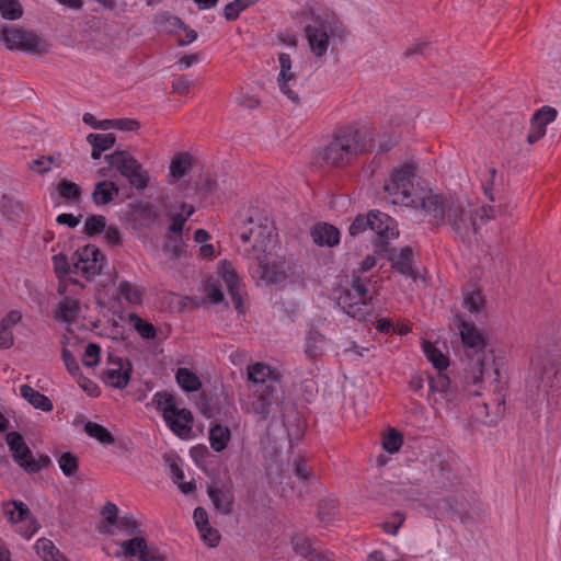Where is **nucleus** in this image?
Returning <instances> with one entry per match:
<instances>
[{
    "label": "nucleus",
    "instance_id": "obj_1",
    "mask_svg": "<svg viewBox=\"0 0 561 561\" xmlns=\"http://www.w3.org/2000/svg\"><path fill=\"white\" fill-rule=\"evenodd\" d=\"M424 203V217L432 226L449 225L456 238L463 242L470 241L477 234V207L470 201L434 194Z\"/></svg>",
    "mask_w": 561,
    "mask_h": 561
},
{
    "label": "nucleus",
    "instance_id": "obj_2",
    "mask_svg": "<svg viewBox=\"0 0 561 561\" xmlns=\"http://www.w3.org/2000/svg\"><path fill=\"white\" fill-rule=\"evenodd\" d=\"M415 164L404 162L394 168L385 180V198L393 205L420 208L424 213V201L434 193L415 184Z\"/></svg>",
    "mask_w": 561,
    "mask_h": 561
},
{
    "label": "nucleus",
    "instance_id": "obj_3",
    "mask_svg": "<svg viewBox=\"0 0 561 561\" xmlns=\"http://www.w3.org/2000/svg\"><path fill=\"white\" fill-rule=\"evenodd\" d=\"M373 139L366 130L342 127L323 150V160L332 167L348 163L354 157L370 150Z\"/></svg>",
    "mask_w": 561,
    "mask_h": 561
},
{
    "label": "nucleus",
    "instance_id": "obj_4",
    "mask_svg": "<svg viewBox=\"0 0 561 561\" xmlns=\"http://www.w3.org/2000/svg\"><path fill=\"white\" fill-rule=\"evenodd\" d=\"M459 332L467 357L465 379L467 383L478 385L483 380L486 337L473 323L460 321Z\"/></svg>",
    "mask_w": 561,
    "mask_h": 561
},
{
    "label": "nucleus",
    "instance_id": "obj_5",
    "mask_svg": "<svg viewBox=\"0 0 561 561\" xmlns=\"http://www.w3.org/2000/svg\"><path fill=\"white\" fill-rule=\"evenodd\" d=\"M273 237L274 228L266 219L264 222H254L250 217L247 220V225L238 230V238L240 240L238 250L248 260L262 259L271 252Z\"/></svg>",
    "mask_w": 561,
    "mask_h": 561
},
{
    "label": "nucleus",
    "instance_id": "obj_6",
    "mask_svg": "<svg viewBox=\"0 0 561 561\" xmlns=\"http://www.w3.org/2000/svg\"><path fill=\"white\" fill-rule=\"evenodd\" d=\"M284 400L282 383L270 382L266 386L253 388L242 409L262 422L266 421L272 413L279 411Z\"/></svg>",
    "mask_w": 561,
    "mask_h": 561
},
{
    "label": "nucleus",
    "instance_id": "obj_7",
    "mask_svg": "<svg viewBox=\"0 0 561 561\" xmlns=\"http://www.w3.org/2000/svg\"><path fill=\"white\" fill-rule=\"evenodd\" d=\"M557 368L553 362L546 355H536L531 359L530 371L526 379V391L533 402L554 386Z\"/></svg>",
    "mask_w": 561,
    "mask_h": 561
},
{
    "label": "nucleus",
    "instance_id": "obj_8",
    "mask_svg": "<svg viewBox=\"0 0 561 561\" xmlns=\"http://www.w3.org/2000/svg\"><path fill=\"white\" fill-rule=\"evenodd\" d=\"M311 53L317 57L327 54L331 36H343L344 27L339 21L316 20L305 27Z\"/></svg>",
    "mask_w": 561,
    "mask_h": 561
},
{
    "label": "nucleus",
    "instance_id": "obj_9",
    "mask_svg": "<svg viewBox=\"0 0 561 561\" xmlns=\"http://www.w3.org/2000/svg\"><path fill=\"white\" fill-rule=\"evenodd\" d=\"M105 160L115 168L121 175L126 178L129 184L142 191L147 187L149 175L142 165L127 151H115L105 156Z\"/></svg>",
    "mask_w": 561,
    "mask_h": 561
},
{
    "label": "nucleus",
    "instance_id": "obj_10",
    "mask_svg": "<svg viewBox=\"0 0 561 561\" xmlns=\"http://www.w3.org/2000/svg\"><path fill=\"white\" fill-rule=\"evenodd\" d=\"M1 39L8 49L22 50L33 54H45L48 51V44L41 36L32 31L16 26H5L1 30Z\"/></svg>",
    "mask_w": 561,
    "mask_h": 561
},
{
    "label": "nucleus",
    "instance_id": "obj_11",
    "mask_svg": "<svg viewBox=\"0 0 561 561\" xmlns=\"http://www.w3.org/2000/svg\"><path fill=\"white\" fill-rule=\"evenodd\" d=\"M105 265L104 254L93 244L78 249L72 256V274H81L88 280L101 275Z\"/></svg>",
    "mask_w": 561,
    "mask_h": 561
},
{
    "label": "nucleus",
    "instance_id": "obj_12",
    "mask_svg": "<svg viewBox=\"0 0 561 561\" xmlns=\"http://www.w3.org/2000/svg\"><path fill=\"white\" fill-rule=\"evenodd\" d=\"M370 284L369 278H363L360 276H354L351 284V291L341 295L337 299V304L342 309L353 318L363 319L368 313L367 300H368V285Z\"/></svg>",
    "mask_w": 561,
    "mask_h": 561
},
{
    "label": "nucleus",
    "instance_id": "obj_13",
    "mask_svg": "<svg viewBox=\"0 0 561 561\" xmlns=\"http://www.w3.org/2000/svg\"><path fill=\"white\" fill-rule=\"evenodd\" d=\"M456 392L450 386V380L443 371H437L428 377L427 400L436 411L449 409L454 405Z\"/></svg>",
    "mask_w": 561,
    "mask_h": 561
},
{
    "label": "nucleus",
    "instance_id": "obj_14",
    "mask_svg": "<svg viewBox=\"0 0 561 561\" xmlns=\"http://www.w3.org/2000/svg\"><path fill=\"white\" fill-rule=\"evenodd\" d=\"M255 266H251V274L254 279L263 284H277L287 278L285 262L275 259L272 252L262 259L254 260Z\"/></svg>",
    "mask_w": 561,
    "mask_h": 561
},
{
    "label": "nucleus",
    "instance_id": "obj_15",
    "mask_svg": "<svg viewBox=\"0 0 561 561\" xmlns=\"http://www.w3.org/2000/svg\"><path fill=\"white\" fill-rule=\"evenodd\" d=\"M280 71L277 77V84L280 92L286 95L293 103H299V94L293 89L297 82V76L291 70V59L288 54L280 53L278 55Z\"/></svg>",
    "mask_w": 561,
    "mask_h": 561
},
{
    "label": "nucleus",
    "instance_id": "obj_16",
    "mask_svg": "<svg viewBox=\"0 0 561 561\" xmlns=\"http://www.w3.org/2000/svg\"><path fill=\"white\" fill-rule=\"evenodd\" d=\"M7 443L13 454L14 460L24 468L27 472H37L38 466L35 465V459L23 440V437L16 433L11 432L7 435Z\"/></svg>",
    "mask_w": 561,
    "mask_h": 561
},
{
    "label": "nucleus",
    "instance_id": "obj_17",
    "mask_svg": "<svg viewBox=\"0 0 561 561\" xmlns=\"http://www.w3.org/2000/svg\"><path fill=\"white\" fill-rule=\"evenodd\" d=\"M370 226L381 243L396 238L399 234L396 221L387 214L379 210L369 211Z\"/></svg>",
    "mask_w": 561,
    "mask_h": 561
},
{
    "label": "nucleus",
    "instance_id": "obj_18",
    "mask_svg": "<svg viewBox=\"0 0 561 561\" xmlns=\"http://www.w3.org/2000/svg\"><path fill=\"white\" fill-rule=\"evenodd\" d=\"M110 366L104 371V381L117 389H124L130 379L131 366L128 360H124L123 358H117V360L112 359Z\"/></svg>",
    "mask_w": 561,
    "mask_h": 561
},
{
    "label": "nucleus",
    "instance_id": "obj_19",
    "mask_svg": "<svg viewBox=\"0 0 561 561\" xmlns=\"http://www.w3.org/2000/svg\"><path fill=\"white\" fill-rule=\"evenodd\" d=\"M247 374L248 379L254 385L253 388L266 386L270 382L282 383L280 373L265 363L257 362L249 365Z\"/></svg>",
    "mask_w": 561,
    "mask_h": 561
},
{
    "label": "nucleus",
    "instance_id": "obj_20",
    "mask_svg": "<svg viewBox=\"0 0 561 561\" xmlns=\"http://www.w3.org/2000/svg\"><path fill=\"white\" fill-rule=\"evenodd\" d=\"M207 494L219 514L229 515L232 512L234 495L231 486L211 485L208 486Z\"/></svg>",
    "mask_w": 561,
    "mask_h": 561
},
{
    "label": "nucleus",
    "instance_id": "obj_21",
    "mask_svg": "<svg viewBox=\"0 0 561 561\" xmlns=\"http://www.w3.org/2000/svg\"><path fill=\"white\" fill-rule=\"evenodd\" d=\"M219 274L225 282L229 294L231 295L232 302L237 309L242 305V297L240 295V279L230 262H222L219 268Z\"/></svg>",
    "mask_w": 561,
    "mask_h": 561
},
{
    "label": "nucleus",
    "instance_id": "obj_22",
    "mask_svg": "<svg viewBox=\"0 0 561 561\" xmlns=\"http://www.w3.org/2000/svg\"><path fill=\"white\" fill-rule=\"evenodd\" d=\"M193 517L203 540L207 542L209 547H216L220 541V534L209 525L206 510L196 507Z\"/></svg>",
    "mask_w": 561,
    "mask_h": 561
},
{
    "label": "nucleus",
    "instance_id": "obj_23",
    "mask_svg": "<svg viewBox=\"0 0 561 561\" xmlns=\"http://www.w3.org/2000/svg\"><path fill=\"white\" fill-rule=\"evenodd\" d=\"M192 412L187 409H180L171 415V420L165 421L169 428L180 438H188L193 425Z\"/></svg>",
    "mask_w": 561,
    "mask_h": 561
},
{
    "label": "nucleus",
    "instance_id": "obj_24",
    "mask_svg": "<svg viewBox=\"0 0 561 561\" xmlns=\"http://www.w3.org/2000/svg\"><path fill=\"white\" fill-rule=\"evenodd\" d=\"M311 237L320 247H334L340 242V231L329 224H317L311 229Z\"/></svg>",
    "mask_w": 561,
    "mask_h": 561
},
{
    "label": "nucleus",
    "instance_id": "obj_25",
    "mask_svg": "<svg viewBox=\"0 0 561 561\" xmlns=\"http://www.w3.org/2000/svg\"><path fill=\"white\" fill-rule=\"evenodd\" d=\"M413 252L409 247L401 248L398 253H393L390 257L391 266L405 277L415 279L416 273L412 265Z\"/></svg>",
    "mask_w": 561,
    "mask_h": 561
},
{
    "label": "nucleus",
    "instance_id": "obj_26",
    "mask_svg": "<svg viewBox=\"0 0 561 561\" xmlns=\"http://www.w3.org/2000/svg\"><path fill=\"white\" fill-rule=\"evenodd\" d=\"M20 394L23 399H25L35 409H39L45 412H49L53 410V402L50 399L35 390L30 385L20 386Z\"/></svg>",
    "mask_w": 561,
    "mask_h": 561
},
{
    "label": "nucleus",
    "instance_id": "obj_27",
    "mask_svg": "<svg viewBox=\"0 0 561 561\" xmlns=\"http://www.w3.org/2000/svg\"><path fill=\"white\" fill-rule=\"evenodd\" d=\"M119 188L112 181L99 182L92 192V199L98 206L110 204L118 195Z\"/></svg>",
    "mask_w": 561,
    "mask_h": 561
},
{
    "label": "nucleus",
    "instance_id": "obj_28",
    "mask_svg": "<svg viewBox=\"0 0 561 561\" xmlns=\"http://www.w3.org/2000/svg\"><path fill=\"white\" fill-rule=\"evenodd\" d=\"M152 403L162 413L164 421L171 420V415L180 410L175 397L167 391L156 392L152 397Z\"/></svg>",
    "mask_w": 561,
    "mask_h": 561
},
{
    "label": "nucleus",
    "instance_id": "obj_29",
    "mask_svg": "<svg viewBox=\"0 0 561 561\" xmlns=\"http://www.w3.org/2000/svg\"><path fill=\"white\" fill-rule=\"evenodd\" d=\"M147 545L148 543L144 537L134 536L133 538L123 540L119 543V550L115 553V556L125 558L137 557L139 559Z\"/></svg>",
    "mask_w": 561,
    "mask_h": 561
},
{
    "label": "nucleus",
    "instance_id": "obj_30",
    "mask_svg": "<svg viewBox=\"0 0 561 561\" xmlns=\"http://www.w3.org/2000/svg\"><path fill=\"white\" fill-rule=\"evenodd\" d=\"M230 438L231 432L228 426L215 424L209 428L210 447L217 453L227 448Z\"/></svg>",
    "mask_w": 561,
    "mask_h": 561
},
{
    "label": "nucleus",
    "instance_id": "obj_31",
    "mask_svg": "<svg viewBox=\"0 0 561 561\" xmlns=\"http://www.w3.org/2000/svg\"><path fill=\"white\" fill-rule=\"evenodd\" d=\"M325 337L318 331H310L305 340L304 352L310 359L317 358L324 353Z\"/></svg>",
    "mask_w": 561,
    "mask_h": 561
},
{
    "label": "nucleus",
    "instance_id": "obj_32",
    "mask_svg": "<svg viewBox=\"0 0 561 561\" xmlns=\"http://www.w3.org/2000/svg\"><path fill=\"white\" fill-rule=\"evenodd\" d=\"M80 312V302L73 298H64L57 307L56 319L64 322L75 321Z\"/></svg>",
    "mask_w": 561,
    "mask_h": 561
},
{
    "label": "nucleus",
    "instance_id": "obj_33",
    "mask_svg": "<svg viewBox=\"0 0 561 561\" xmlns=\"http://www.w3.org/2000/svg\"><path fill=\"white\" fill-rule=\"evenodd\" d=\"M127 322L136 330L144 340H154L157 337L156 327L140 318L137 313H129Z\"/></svg>",
    "mask_w": 561,
    "mask_h": 561
},
{
    "label": "nucleus",
    "instance_id": "obj_34",
    "mask_svg": "<svg viewBox=\"0 0 561 561\" xmlns=\"http://www.w3.org/2000/svg\"><path fill=\"white\" fill-rule=\"evenodd\" d=\"M175 379L179 386L186 392H195L202 388L201 379L187 368H179Z\"/></svg>",
    "mask_w": 561,
    "mask_h": 561
},
{
    "label": "nucleus",
    "instance_id": "obj_35",
    "mask_svg": "<svg viewBox=\"0 0 561 561\" xmlns=\"http://www.w3.org/2000/svg\"><path fill=\"white\" fill-rule=\"evenodd\" d=\"M3 514L13 524L24 522L31 515L26 504L21 501H12L3 505Z\"/></svg>",
    "mask_w": 561,
    "mask_h": 561
},
{
    "label": "nucleus",
    "instance_id": "obj_36",
    "mask_svg": "<svg viewBox=\"0 0 561 561\" xmlns=\"http://www.w3.org/2000/svg\"><path fill=\"white\" fill-rule=\"evenodd\" d=\"M35 549L43 561H66L49 539H38L35 543Z\"/></svg>",
    "mask_w": 561,
    "mask_h": 561
},
{
    "label": "nucleus",
    "instance_id": "obj_37",
    "mask_svg": "<svg viewBox=\"0 0 561 561\" xmlns=\"http://www.w3.org/2000/svg\"><path fill=\"white\" fill-rule=\"evenodd\" d=\"M117 293L129 304L139 305L142 301L144 293L141 288L128 280L118 283Z\"/></svg>",
    "mask_w": 561,
    "mask_h": 561
},
{
    "label": "nucleus",
    "instance_id": "obj_38",
    "mask_svg": "<svg viewBox=\"0 0 561 561\" xmlns=\"http://www.w3.org/2000/svg\"><path fill=\"white\" fill-rule=\"evenodd\" d=\"M192 167V156L188 153H178L172 158L170 164L171 175L179 180L182 179Z\"/></svg>",
    "mask_w": 561,
    "mask_h": 561
},
{
    "label": "nucleus",
    "instance_id": "obj_39",
    "mask_svg": "<svg viewBox=\"0 0 561 561\" xmlns=\"http://www.w3.org/2000/svg\"><path fill=\"white\" fill-rule=\"evenodd\" d=\"M154 24L160 32L165 33H173L183 26V22L178 16L167 12L157 14L154 16Z\"/></svg>",
    "mask_w": 561,
    "mask_h": 561
},
{
    "label": "nucleus",
    "instance_id": "obj_40",
    "mask_svg": "<svg viewBox=\"0 0 561 561\" xmlns=\"http://www.w3.org/2000/svg\"><path fill=\"white\" fill-rule=\"evenodd\" d=\"M423 351L427 359L433 364L437 371H443L448 366V358L436 348L431 342H423Z\"/></svg>",
    "mask_w": 561,
    "mask_h": 561
},
{
    "label": "nucleus",
    "instance_id": "obj_41",
    "mask_svg": "<svg viewBox=\"0 0 561 561\" xmlns=\"http://www.w3.org/2000/svg\"><path fill=\"white\" fill-rule=\"evenodd\" d=\"M162 250L168 259H179L185 253L182 236H168L164 240Z\"/></svg>",
    "mask_w": 561,
    "mask_h": 561
},
{
    "label": "nucleus",
    "instance_id": "obj_42",
    "mask_svg": "<svg viewBox=\"0 0 561 561\" xmlns=\"http://www.w3.org/2000/svg\"><path fill=\"white\" fill-rule=\"evenodd\" d=\"M58 194L67 202H78L81 197V188L78 184L68 180H61L57 186Z\"/></svg>",
    "mask_w": 561,
    "mask_h": 561
},
{
    "label": "nucleus",
    "instance_id": "obj_43",
    "mask_svg": "<svg viewBox=\"0 0 561 561\" xmlns=\"http://www.w3.org/2000/svg\"><path fill=\"white\" fill-rule=\"evenodd\" d=\"M260 0H234L226 4L224 15L228 21H234L239 18L240 13L251 5H254Z\"/></svg>",
    "mask_w": 561,
    "mask_h": 561
},
{
    "label": "nucleus",
    "instance_id": "obj_44",
    "mask_svg": "<svg viewBox=\"0 0 561 561\" xmlns=\"http://www.w3.org/2000/svg\"><path fill=\"white\" fill-rule=\"evenodd\" d=\"M87 434L102 444L108 445L114 443L113 435L102 425L88 422L84 426Z\"/></svg>",
    "mask_w": 561,
    "mask_h": 561
},
{
    "label": "nucleus",
    "instance_id": "obj_45",
    "mask_svg": "<svg viewBox=\"0 0 561 561\" xmlns=\"http://www.w3.org/2000/svg\"><path fill=\"white\" fill-rule=\"evenodd\" d=\"M0 13L3 19L14 21L23 15V8L18 0H0Z\"/></svg>",
    "mask_w": 561,
    "mask_h": 561
},
{
    "label": "nucleus",
    "instance_id": "obj_46",
    "mask_svg": "<svg viewBox=\"0 0 561 561\" xmlns=\"http://www.w3.org/2000/svg\"><path fill=\"white\" fill-rule=\"evenodd\" d=\"M403 444V437L400 432L394 428H390L382 439V447L389 454L399 451Z\"/></svg>",
    "mask_w": 561,
    "mask_h": 561
},
{
    "label": "nucleus",
    "instance_id": "obj_47",
    "mask_svg": "<svg viewBox=\"0 0 561 561\" xmlns=\"http://www.w3.org/2000/svg\"><path fill=\"white\" fill-rule=\"evenodd\" d=\"M87 140L92 147H98L105 151L114 146L116 138L114 134H89Z\"/></svg>",
    "mask_w": 561,
    "mask_h": 561
},
{
    "label": "nucleus",
    "instance_id": "obj_48",
    "mask_svg": "<svg viewBox=\"0 0 561 561\" xmlns=\"http://www.w3.org/2000/svg\"><path fill=\"white\" fill-rule=\"evenodd\" d=\"M58 465L66 477H73L79 468L78 458L69 451L60 455Z\"/></svg>",
    "mask_w": 561,
    "mask_h": 561
},
{
    "label": "nucleus",
    "instance_id": "obj_49",
    "mask_svg": "<svg viewBox=\"0 0 561 561\" xmlns=\"http://www.w3.org/2000/svg\"><path fill=\"white\" fill-rule=\"evenodd\" d=\"M106 228V219L102 215H91L85 219L83 232L88 236H94Z\"/></svg>",
    "mask_w": 561,
    "mask_h": 561
},
{
    "label": "nucleus",
    "instance_id": "obj_50",
    "mask_svg": "<svg viewBox=\"0 0 561 561\" xmlns=\"http://www.w3.org/2000/svg\"><path fill=\"white\" fill-rule=\"evenodd\" d=\"M484 306V299L482 295L473 290L468 293L463 297V307L470 312H479Z\"/></svg>",
    "mask_w": 561,
    "mask_h": 561
},
{
    "label": "nucleus",
    "instance_id": "obj_51",
    "mask_svg": "<svg viewBox=\"0 0 561 561\" xmlns=\"http://www.w3.org/2000/svg\"><path fill=\"white\" fill-rule=\"evenodd\" d=\"M205 294L208 301L214 305H217L224 300V294L218 280L208 279L205 286Z\"/></svg>",
    "mask_w": 561,
    "mask_h": 561
},
{
    "label": "nucleus",
    "instance_id": "obj_52",
    "mask_svg": "<svg viewBox=\"0 0 561 561\" xmlns=\"http://www.w3.org/2000/svg\"><path fill=\"white\" fill-rule=\"evenodd\" d=\"M100 351L101 348L98 344H88L82 356L83 365L87 367H94L99 363Z\"/></svg>",
    "mask_w": 561,
    "mask_h": 561
},
{
    "label": "nucleus",
    "instance_id": "obj_53",
    "mask_svg": "<svg viewBox=\"0 0 561 561\" xmlns=\"http://www.w3.org/2000/svg\"><path fill=\"white\" fill-rule=\"evenodd\" d=\"M117 528L127 535H135L138 531L139 525L133 515H125L117 519Z\"/></svg>",
    "mask_w": 561,
    "mask_h": 561
},
{
    "label": "nucleus",
    "instance_id": "obj_54",
    "mask_svg": "<svg viewBox=\"0 0 561 561\" xmlns=\"http://www.w3.org/2000/svg\"><path fill=\"white\" fill-rule=\"evenodd\" d=\"M23 524L18 526L16 531L25 539L32 538L39 528V525L34 518L27 516V519L22 522Z\"/></svg>",
    "mask_w": 561,
    "mask_h": 561
},
{
    "label": "nucleus",
    "instance_id": "obj_55",
    "mask_svg": "<svg viewBox=\"0 0 561 561\" xmlns=\"http://www.w3.org/2000/svg\"><path fill=\"white\" fill-rule=\"evenodd\" d=\"M370 226L369 213L364 215H358L354 221L351 224L348 231L351 236H357L365 231Z\"/></svg>",
    "mask_w": 561,
    "mask_h": 561
},
{
    "label": "nucleus",
    "instance_id": "obj_56",
    "mask_svg": "<svg viewBox=\"0 0 561 561\" xmlns=\"http://www.w3.org/2000/svg\"><path fill=\"white\" fill-rule=\"evenodd\" d=\"M54 267L56 274L60 277L61 275H66L72 273V264L70 265L67 256L65 254H56L53 256Z\"/></svg>",
    "mask_w": 561,
    "mask_h": 561
},
{
    "label": "nucleus",
    "instance_id": "obj_57",
    "mask_svg": "<svg viewBox=\"0 0 561 561\" xmlns=\"http://www.w3.org/2000/svg\"><path fill=\"white\" fill-rule=\"evenodd\" d=\"M481 408H482L483 411H481L479 414L483 415L486 419H489L486 421V423H489V424L496 423L502 417V415L504 413V403L500 402V401L495 405V410L493 412V416H491L490 407H489L488 403H483Z\"/></svg>",
    "mask_w": 561,
    "mask_h": 561
},
{
    "label": "nucleus",
    "instance_id": "obj_58",
    "mask_svg": "<svg viewBox=\"0 0 561 561\" xmlns=\"http://www.w3.org/2000/svg\"><path fill=\"white\" fill-rule=\"evenodd\" d=\"M139 561H167V557L154 546H146L140 554Z\"/></svg>",
    "mask_w": 561,
    "mask_h": 561
},
{
    "label": "nucleus",
    "instance_id": "obj_59",
    "mask_svg": "<svg viewBox=\"0 0 561 561\" xmlns=\"http://www.w3.org/2000/svg\"><path fill=\"white\" fill-rule=\"evenodd\" d=\"M403 522H404V515L401 514L400 512H397L393 514L392 519L382 523L381 527L385 533L390 534V535H397V533H398L399 528L401 527V525L403 524Z\"/></svg>",
    "mask_w": 561,
    "mask_h": 561
},
{
    "label": "nucleus",
    "instance_id": "obj_60",
    "mask_svg": "<svg viewBox=\"0 0 561 561\" xmlns=\"http://www.w3.org/2000/svg\"><path fill=\"white\" fill-rule=\"evenodd\" d=\"M111 127L124 131H136L139 129L140 124L133 118H117L111 123Z\"/></svg>",
    "mask_w": 561,
    "mask_h": 561
},
{
    "label": "nucleus",
    "instance_id": "obj_61",
    "mask_svg": "<svg viewBox=\"0 0 561 561\" xmlns=\"http://www.w3.org/2000/svg\"><path fill=\"white\" fill-rule=\"evenodd\" d=\"M293 466L295 476L302 482H307L311 476V470L307 467L306 460L301 457H298L294 460Z\"/></svg>",
    "mask_w": 561,
    "mask_h": 561
},
{
    "label": "nucleus",
    "instance_id": "obj_62",
    "mask_svg": "<svg viewBox=\"0 0 561 561\" xmlns=\"http://www.w3.org/2000/svg\"><path fill=\"white\" fill-rule=\"evenodd\" d=\"M557 110L553 107L545 106L539 110L535 115L534 119L547 126L549 123L553 122L557 117Z\"/></svg>",
    "mask_w": 561,
    "mask_h": 561
},
{
    "label": "nucleus",
    "instance_id": "obj_63",
    "mask_svg": "<svg viewBox=\"0 0 561 561\" xmlns=\"http://www.w3.org/2000/svg\"><path fill=\"white\" fill-rule=\"evenodd\" d=\"M54 163V158L50 156H43L38 159L33 160L30 163L31 170L37 173H45L50 170V165Z\"/></svg>",
    "mask_w": 561,
    "mask_h": 561
},
{
    "label": "nucleus",
    "instance_id": "obj_64",
    "mask_svg": "<svg viewBox=\"0 0 561 561\" xmlns=\"http://www.w3.org/2000/svg\"><path fill=\"white\" fill-rule=\"evenodd\" d=\"M546 127L541 123L537 122L536 119H531L530 130L527 136V141L529 144H535L545 134H546Z\"/></svg>",
    "mask_w": 561,
    "mask_h": 561
}]
</instances>
